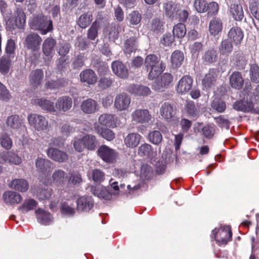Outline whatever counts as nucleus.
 <instances>
[{
	"mask_svg": "<svg viewBox=\"0 0 259 259\" xmlns=\"http://www.w3.org/2000/svg\"><path fill=\"white\" fill-rule=\"evenodd\" d=\"M145 66L148 70L150 69L148 76L150 79L156 78L164 69L160 59L153 54L149 55L146 57Z\"/></svg>",
	"mask_w": 259,
	"mask_h": 259,
	"instance_id": "1",
	"label": "nucleus"
},
{
	"mask_svg": "<svg viewBox=\"0 0 259 259\" xmlns=\"http://www.w3.org/2000/svg\"><path fill=\"white\" fill-rule=\"evenodd\" d=\"M29 25L31 29L39 31L42 35L52 31L53 28L52 21L42 15L32 18L29 21Z\"/></svg>",
	"mask_w": 259,
	"mask_h": 259,
	"instance_id": "2",
	"label": "nucleus"
},
{
	"mask_svg": "<svg viewBox=\"0 0 259 259\" xmlns=\"http://www.w3.org/2000/svg\"><path fill=\"white\" fill-rule=\"evenodd\" d=\"M176 108L169 103H164L160 109V114L172 125H178L179 118L176 116Z\"/></svg>",
	"mask_w": 259,
	"mask_h": 259,
	"instance_id": "3",
	"label": "nucleus"
},
{
	"mask_svg": "<svg viewBox=\"0 0 259 259\" xmlns=\"http://www.w3.org/2000/svg\"><path fill=\"white\" fill-rule=\"evenodd\" d=\"M26 22L24 13L21 11H17L15 16L8 19L6 21V29L12 31L16 28H23Z\"/></svg>",
	"mask_w": 259,
	"mask_h": 259,
	"instance_id": "4",
	"label": "nucleus"
},
{
	"mask_svg": "<svg viewBox=\"0 0 259 259\" xmlns=\"http://www.w3.org/2000/svg\"><path fill=\"white\" fill-rule=\"evenodd\" d=\"M98 154L105 162L115 163L118 156V153L114 149L106 146H101L98 150Z\"/></svg>",
	"mask_w": 259,
	"mask_h": 259,
	"instance_id": "5",
	"label": "nucleus"
},
{
	"mask_svg": "<svg viewBox=\"0 0 259 259\" xmlns=\"http://www.w3.org/2000/svg\"><path fill=\"white\" fill-rule=\"evenodd\" d=\"M29 124L38 131L46 130L48 122L45 117L36 114H31L28 116Z\"/></svg>",
	"mask_w": 259,
	"mask_h": 259,
	"instance_id": "6",
	"label": "nucleus"
},
{
	"mask_svg": "<svg viewBox=\"0 0 259 259\" xmlns=\"http://www.w3.org/2000/svg\"><path fill=\"white\" fill-rule=\"evenodd\" d=\"M232 233L229 226L221 227L214 236V239L219 245H225L231 240Z\"/></svg>",
	"mask_w": 259,
	"mask_h": 259,
	"instance_id": "7",
	"label": "nucleus"
},
{
	"mask_svg": "<svg viewBox=\"0 0 259 259\" xmlns=\"http://www.w3.org/2000/svg\"><path fill=\"white\" fill-rule=\"evenodd\" d=\"M132 121L136 123H147L152 118L148 110L145 109H137L134 110L131 114Z\"/></svg>",
	"mask_w": 259,
	"mask_h": 259,
	"instance_id": "8",
	"label": "nucleus"
},
{
	"mask_svg": "<svg viewBox=\"0 0 259 259\" xmlns=\"http://www.w3.org/2000/svg\"><path fill=\"white\" fill-rule=\"evenodd\" d=\"M21 162V158L12 151H4L0 154V164L9 163L19 165ZM2 170V166H0V172Z\"/></svg>",
	"mask_w": 259,
	"mask_h": 259,
	"instance_id": "9",
	"label": "nucleus"
},
{
	"mask_svg": "<svg viewBox=\"0 0 259 259\" xmlns=\"http://www.w3.org/2000/svg\"><path fill=\"white\" fill-rule=\"evenodd\" d=\"M193 82V80L191 76L185 75L178 81L176 87V91L178 94H184L191 90Z\"/></svg>",
	"mask_w": 259,
	"mask_h": 259,
	"instance_id": "10",
	"label": "nucleus"
},
{
	"mask_svg": "<svg viewBox=\"0 0 259 259\" xmlns=\"http://www.w3.org/2000/svg\"><path fill=\"white\" fill-rule=\"evenodd\" d=\"M76 209L79 212H87L94 206L92 198L88 196H79L76 199Z\"/></svg>",
	"mask_w": 259,
	"mask_h": 259,
	"instance_id": "11",
	"label": "nucleus"
},
{
	"mask_svg": "<svg viewBox=\"0 0 259 259\" xmlns=\"http://www.w3.org/2000/svg\"><path fill=\"white\" fill-rule=\"evenodd\" d=\"M172 80L173 76L170 73H164L160 78L153 82L152 89L157 91H162L164 88H167Z\"/></svg>",
	"mask_w": 259,
	"mask_h": 259,
	"instance_id": "12",
	"label": "nucleus"
},
{
	"mask_svg": "<svg viewBox=\"0 0 259 259\" xmlns=\"http://www.w3.org/2000/svg\"><path fill=\"white\" fill-rule=\"evenodd\" d=\"M41 41V38L35 33H29L25 39L26 47L33 51H38L39 49Z\"/></svg>",
	"mask_w": 259,
	"mask_h": 259,
	"instance_id": "13",
	"label": "nucleus"
},
{
	"mask_svg": "<svg viewBox=\"0 0 259 259\" xmlns=\"http://www.w3.org/2000/svg\"><path fill=\"white\" fill-rule=\"evenodd\" d=\"M130 97L122 93L116 96L115 99L114 107L118 111L126 110L128 109L131 104Z\"/></svg>",
	"mask_w": 259,
	"mask_h": 259,
	"instance_id": "14",
	"label": "nucleus"
},
{
	"mask_svg": "<svg viewBox=\"0 0 259 259\" xmlns=\"http://www.w3.org/2000/svg\"><path fill=\"white\" fill-rule=\"evenodd\" d=\"M56 41L53 38L49 37L45 40L42 44V52L46 60L50 61L54 54V48Z\"/></svg>",
	"mask_w": 259,
	"mask_h": 259,
	"instance_id": "15",
	"label": "nucleus"
},
{
	"mask_svg": "<svg viewBox=\"0 0 259 259\" xmlns=\"http://www.w3.org/2000/svg\"><path fill=\"white\" fill-rule=\"evenodd\" d=\"M37 170L44 175H49L53 168V164L48 159L38 157L35 161Z\"/></svg>",
	"mask_w": 259,
	"mask_h": 259,
	"instance_id": "16",
	"label": "nucleus"
},
{
	"mask_svg": "<svg viewBox=\"0 0 259 259\" xmlns=\"http://www.w3.org/2000/svg\"><path fill=\"white\" fill-rule=\"evenodd\" d=\"M113 72L118 77L125 79L128 76V70L126 66L119 61H114L112 64Z\"/></svg>",
	"mask_w": 259,
	"mask_h": 259,
	"instance_id": "17",
	"label": "nucleus"
},
{
	"mask_svg": "<svg viewBox=\"0 0 259 259\" xmlns=\"http://www.w3.org/2000/svg\"><path fill=\"white\" fill-rule=\"evenodd\" d=\"M7 126L13 130L24 128V120L17 115H12L9 116L6 120Z\"/></svg>",
	"mask_w": 259,
	"mask_h": 259,
	"instance_id": "18",
	"label": "nucleus"
},
{
	"mask_svg": "<svg viewBox=\"0 0 259 259\" xmlns=\"http://www.w3.org/2000/svg\"><path fill=\"white\" fill-rule=\"evenodd\" d=\"M229 39L237 45L241 43L243 39L244 34L241 29L237 26L232 27L228 32Z\"/></svg>",
	"mask_w": 259,
	"mask_h": 259,
	"instance_id": "19",
	"label": "nucleus"
},
{
	"mask_svg": "<svg viewBox=\"0 0 259 259\" xmlns=\"http://www.w3.org/2000/svg\"><path fill=\"white\" fill-rule=\"evenodd\" d=\"M47 154L51 159L59 162H64L68 159V155L65 152L52 147L48 149Z\"/></svg>",
	"mask_w": 259,
	"mask_h": 259,
	"instance_id": "20",
	"label": "nucleus"
},
{
	"mask_svg": "<svg viewBox=\"0 0 259 259\" xmlns=\"http://www.w3.org/2000/svg\"><path fill=\"white\" fill-rule=\"evenodd\" d=\"M4 202L8 204H15L20 203L22 198L21 195L14 191H8L3 195Z\"/></svg>",
	"mask_w": 259,
	"mask_h": 259,
	"instance_id": "21",
	"label": "nucleus"
},
{
	"mask_svg": "<svg viewBox=\"0 0 259 259\" xmlns=\"http://www.w3.org/2000/svg\"><path fill=\"white\" fill-rule=\"evenodd\" d=\"M72 99L68 96L60 97L56 103V108L60 112H66L72 107Z\"/></svg>",
	"mask_w": 259,
	"mask_h": 259,
	"instance_id": "22",
	"label": "nucleus"
},
{
	"mask_svg": "<svg viewBox=\"0 0 259 259\" xmlns=\"http://www.w3.org/2000/svg\"><path fill=\"white\" fill-rule=\"evenodd\" d=\"M163 10L167 17L171 20H175L177 17V13L179 12V4L172 2H168L164 5Z\"/></svg>",
	"mask_w": 259,
	"mask_h": 259,
	"instance_id": "23",
	"label": "nucleus"
},
{
	"mask_svg": "<svg viewBox=\"0 0 259 259\" xmlns=\"http://www.w3.org/2000/svg\"><path fill=\"white\" fill-rule=\"evenodd\" d=\"M91 191L95 196L101 199L107 200L112 198V194L103 186L99 185L92 187Z\"/></svg>",
	"mask_w": 259,
	"mask_h": 259,
	"instance_id": "24",
	"label": "nucleus"
},
{
	"mask_svg": "<svg viewBox=\"0 0 259 259\" xmlns=\"http://www.w3.org/2000/svg\"><path fill=\"white\" fill-rule=\"evenodd\" d=\"M141 136L138 133L128 134L124 139V143L126 147L130 148L136 147L140 143Z\"/></svg>",
	"mask_w": 259,
	"mask_h": 259,
	"instance_id": "25",
	"label": "nucleus"
},
{
	"mask_svg": "<svg viewBox=\"0 0 259 259\" xmlns=\"http://www.w3.org/2000/svg\"><path fill=\"white\" fill-rule=\"evenodd\" d=\"M223 23L220 19L214 18L211 20L209 24V32L211 35L216 36L223 30Z\"/></svg>",
	"mask_w": 259,
	"mask_h": 259,
	"instance_id": "26",
	"label": "nucleus"
},
{
	"mask_svg": "<svg viewBox=\"0 0 259 259\" xmlns=\"http://www.w3.org/2000/svg\"><path fill=\"white\" fill-rule=\"evenodd\" d=\"M117 121V117L112 114H102L99 118V122L101 124L112 128L116 126Z\"/></svg>",
	"mask_w": 259,
	"mask_h": 259,
	"instance_id": "27",
	"label": "nucleus"
},
{
	"mask_svg": "<svg viewBox=\"0 0 259 259\" xmlns=\"http://www.w3.org/2000/svg\"><path fill=\"white\" fill-rule=\"evenodd\" d=\"M28 186L27 181L23 179H14L9 184L10 188L21 192L26 191L28 189Z\"/></svg>",
	"mask_w": 259,
	"mask_h": 259,
	"instance_id": "28",
	"label": "nucleus"
},
{
	"mask_svg": "<svg viewBox=\"0 0 259 259\" xmlns=\"http://www.w3.org/2000/svg\"><path fill=\"white\" fill-rule=\"evenodd\" d=\"M244 83V79L239 72H234L230 76V84L233 88L241 89Z\"/></svg>",
	"mask_w": 259,
	"mask_h": 259,
	"instance_id": "29",
	"label": "nucleus"
},
{
	"mask_svg": "<svg viewBox=\"0 0 259 259\" xmlns=\"http://www.w3.org/2000/svg\"><path fill=\"white\" fill-rule=\"evenodd\" d=\"M219 72L215 69H210L202 80V84L206 88H210L214 85L216 82L217 78Z\"/></svg>",
	"mask_w": 259,
	"mask_h": 259,
	"instance_id": "30",
	"label": "nucleus"
},
{
	"mask_svg": "<svg viewBox=\"0 0 259 259\" xmlns=\"http://www.w3.org/2000/svg\"><path fill=\"white\" fill-rule=\"evenodd\" d=\"M184 53L179 50L175 51L171 55L170 63L172 68H179L184 61Z\"/></svg>",
	"mask_w": 259,
	"mask_h": 259,
	"instance_id": "31",
	"label": "nucleus"
},
{
	"mask_svg": "<svg viewBox=\"0 0 259 259\" xmlns=\"http://www.w3.org/2000/svg\"><path fill=\"white\" fill-rule=\"evenodd\" d=\"M128 91L131 94L139 96H147L151 93L149 88L142 85H130L128 88Z\"/></svg>",
	"mask_w": 259,
	"mask_h": 259,
	"instance_id": "32",
	"label": "nucleus"
},
{
	"mask_svg": "<svg viewBox=\"0 0 259 259\" xmlns=\"http://www.w3.org/2000/svg\"><path fill=\"white\" fill-rule=\"evenodd\" d=\"M80 80L82 82L89 84H95L97 80V77L95 72L91 69H87L80 74Z\"/></svg>",
	"mask_w": 259,
	"mask_h": 259,
	"instance_id": "33",
	"label": "nucleus"
},
{
	"mask_svg": "<svg viewBox=\"0 0 259 259\" xmlns=\"http://www.w3.org/2000/svg\"><path fill=\"white\" fill-rule=\"evenodd\" d=\"M33 104L39 106L42 109L48 112L51 113H55L56 112L54 103L49 100L36 99L33 101Z\"/></svg>",
	"mask_w": 259,
	"mask_h": 259,
	"instance_id": "34",
	"label": "nucleus"
},
{
	"mask_svg": "<svg viewBox=\"0 0 259 259\" xmlns=\"http://www.w3.org/2000/svg\"><path fill=\"white\" fill-rule=\"evenodd\" d=\"M82 111L87 114L94 113L97 110V102L91 99H88L84 101L81 106Z\"/></svg>",
	"mask_w": 259,
	"mask_h": 259,
	"instance_id": "35",
	"label": "nucleus"
},
{
	"mask_svg": "<svg viewBox=\"0 0 259 259\" xmlns=\"http://www.w3.org/2000/svg\"><path fill=\"white\" fill-rule=\"evenodd\" d=\"M38 222L41 224L47 225L52 221L51 214L42 209H38L35 211Z\"/></svg>",
	"mask_w": 259,
	"mask_h": 259,
	"instance_id": "36",
	"label": "nucleus"
},
{
	"mask_svg": "<svg viewBox=\"0 0 259 259\" xmlns=\"http://www.w3.org/2000/svg\"><path fill=\"white\" fill-rule=\"evenodd\" d=\"M12 66V61L10 56L4 55L0 58V72L2 74L9 73Z\"/></svg>",
	"mask_w": 259,
	"mask_h": 259,
	"instance_id": "37",
	"label": "nucleus"
},
{
	"mask_svg": "<svg viewBox=\"0 0 259 259\" xmlns=\"http://www.w3.org/2000/svg\"><path fill=\"white\" fill-rule=\"evenodd\" d=\"M53 183L57 186H62L67 180L66 174L62 170L55 171L52 176Z\"/></svg>",
	"mask_w": 259,
	"mask_h": 259,
	"instance_id": "38",
	"label": "nucleus"
},
{
	"mask_svg": "<svg viewBox=\"0 0 259 259\" xmlns=\"http://www.w3.org/2000/svg\"><path fill=\"white\" fill-rule=\"evenodd\" d=\"M230 12L236 21H241L244 17L242 7L240 5H231L230 8Z\"/></svg>",
	"mask_w": 259,
	"mask_h": 259,
	"instance_id": "39",
	"label": "nucleus"
},
{
	"mask_svg": "<svg viewBox=\"0 0 259 259\" xmlns=\"http://www.w3.org/2000/svg\"><path fill=\"white\" fill-rule=\"evenodd\" d=\"M233 108L237 111L251 112L253 110L254 106L252 102L238 101L234 104Z\"/></svg>",
	"mask_w": 259,
	"mask_h": 259,
	"instance_id": "40",
	"label": "nucleus"
},
{
	"mask_svg": "<svg viewBox=\"0 0 259 259\" xmlns=\"http://www.w3.org/2000/svg\"><path fill=\"white\" fill-rule=\"evenodd\" d=\"M37 205L36 201L33 199L29 198L26 199L22 204L19 207V209L23 212H27L29 211L34 209Z\"/></svg>",
	"mask_w": 259,
	"mask_h": 259,
	"instance_id": "41",
	"label": "nucleus"
},
{
	"mask_svg": "<svg viewBox=\"0 0 259 259\" xmlns=\"http://www.w3.org/2000/svg\"><path fill=\"white\" fill-rule=\"evenodd\" d=\"M89 178L95 183H101L104 181L105 174L100 169H94L92 170L91 174L89 175Z\"/></svg>",
	"mask_w": 259,
	"mask_h": 259,
	"instance_id": "42",
	"label": "nucleus"
},
{
	"mask_svg": "<svg viewBox=\"0 0 259 259\" xmlns=\"http://www.w3.org/2000/svg\"><path fill=\"white\" fill-rule=\"evenodd\" d=\"M43 72L38 69L33 71L30 74V82L34 87L39 85L43 77Z\"/></svg>",
	"mask_w": 259,
	"mask_h": 259,
	"instance_id": "43",
	"label": "nucleus"
},
{
	"mask_svg": "<svg viewBox=\"0 0 259 259\" xmlns=\"http://www.w3.org/2000/svg\"><path fill=\"white\" fill-rule=\"evenodd\" d=\"M100 22L96 20L93 22L88 31V38L91 40H95L98 36V30L100 28Z\"/></svg>",
	"mask_w": 259,
	"mask_h": 259,
	"instance_id": "44",
	"label": "nucleus"
},
{
	"mask_svg": "<svg viewBox=\"0 0 259 259\" xmlns=\"http://www.w3.org/2000/svg\"><path fill=\"white\" fill-rule=\"evenodd\" d=\"M139 154L150 158L156 154V152H153L152 150L151 145L148 144H143L139 147Z\"/></svg>",
	"mask_w": 259,
	"mask_h": 259,
	"instance_id": "45",
	"label": "nucleus"
},
{
	"mask_svg": "<svg viewBox=\"0 0 259 259\" xmlns=\"http://www.w3.org/2000/svg\"><path fill=\"white\" fill-rule=\"evenodd\" d=\"M92 20V15L91 14H84L81 15L77 20V24L82 28H86Z\"/></svg>",
	"mask_w": 259,
	"mask_h": 259,
	"instance_id": "46",
	"label": "nucleus"
},
{
	"mask_svg": "<svg viewBox=\"0 0 259 259\" xmlns=\"http://www.w3.org/2000/svg\"><path fill=\"white\" fill-rule=\"evenodd\" d=\"M186 33V28L184 24L179 23L174 27L173 34L174 37L182 38L185 35Z\"/></svg>",
	"mask_w": 259,
	"mask_h": 259,
	"instance_id": "47",
	"label": "nucleus"
},
{
	"mask_svg": "<svg viewBox=\"0 0 259 259\" xmlns=\"http://www.w3.org/2000/svg\"><path fill=\"white\" fill-rule=\"evenodd\" d=\"M96 131L99 134L107 141H110L115 138L114 133L109 129L97 127Z\"/></svg>",
	"mask_w": 259,
	"mask_h": 259,
	"instance_id": "48",
	"label": "nucleus"
},
{
	"mask_svg": "<svg viewBox=\"0 0 259 259\" xmlns=\"http://www.w3.org/2000/svg\"><path fill=\"white\" fill-rule=\"evenodd\" d=\"M137 45L136 39L134 38H130L125 41L123 51L126 54H130L135 51Z\"/></svg>",
	"mask_w": 259,
	"mask_h": 259,
	"instance_id": "49",
	"label": "nucleus"
},
{
	"mask_svg": "<svg viewBox=\"0 0 259 259\" xmlns=\"http://www.w3.org/2000/svg\"><path fill=\"white\" fill-rule=\"evenodd\" d=\"M188 10V8H183L179 5V12L177 13V17L175 18V20H178L182 22L186 21L189 16Z\"/></svg>",
	"mask_w": 259,
	"mask_h": 259,
	"instance_id": "50",
	"label": "nucleus"
},
{
	"mask_svg": "<svg viewBox=\"0 0 259 259\" xmlns=\"http://www.w3.org/2000/svg\"><path fill=\"white\" fill-rule=\"evenodd\" d=\"M83 141L85 143V148L90 150H94L96 147V138L92 135H87L83 137Z\"/></svg>",
	"mask_w": 259,
	"mask_h": 259,
	"instance_id": "51",
	"label": "nucleus"
},
{
	"mask_svg": "<svg viewBox=\"0 0 259 259\" xmlns=\"http://www.w3.org/2000/svg\"><path fill=\"white\" fill-rule=\"evenodd\" d=\"M207 4L206 0H195L194 6L198 12L204 13L207 11Z\"/></svg>",
	"mask_w": 259,
	"mask_h": 259,
	"instance_id": "52",
	"label": "nucleus"
},
{
	"mask_svg": "<svg viewBox=\"0 0 259 259\" xmlns=\"http://www.w3.org/2000/svg\"><path fill=\"white\" fill-rule=\"evenodd\" d=\"M60 210L63 214L68 216H72L75 212V209L69 205L68 203L66 202L62 204Z\"/></svg>",
	"mask_w": 259,
	"mask_h": 259,
	"instance_id": "53",
	"label": "nucleus"
},
{
	"mask_svg": "<svg viewBox=\"0 0 259 259\" xmlns=\"http://www.w3.org/2000/svg\"><path fill=\"white\" fill-rule=\"evenodd\" d=\"M232 44L228 40L225 39L222 42L220 51L222 54H227L232 51Z\"/></svg>",
	"mask_w": 259,
	"mask_h": 259,
	"instance_id": "54",
	"label": "nucleus"
},
{
	"mask_svg": "<svg viewBox=\"0 0 259 259\" xmlns=\"http://www.w3.org/2000/svg\"><path fill=\"white\" fill-rule=\"evenodd\" d=\"M249 9L252 15L259 20V2L252 0L250 2Z\"/></svg>",
	"mask_w": 259,
	"mask_h": 259,
	"instance_id": "55",
	"label": "nucleus"
},
{
	"mask_svg": "<svg viewBox=\"0 0 259 259\" xmlns=\"http://www.w3.org/2000/svg\"><path fill=\"white\" fill-rule=\"evenodd\" d=\"M152 174L151 167L147 164H143L141 166L140 177L142 178L148 179Z\"/></svg>",
	"mask_w": 259,
	"mask_h": 259,
	"instance_id": "56",
	"label": "nucleus"
},
{
	"mask_svg": "<svg viewBox=\"0 0 259 259\" xmlns=\"http://www.w3.org/2000/svg\"><path fill=\"white\" fill-rule=\"evenodd\" d=\"M149 139L151 143L158 144L162 140V136L159 131H155L149 134Z\"/></svg>",
	"mask_w": 259,
	"mask_h": 259,
	"instance_id": "57",
	"label": "nucleus"
},
{
	"mask_svg": "<svg viewBox=\"0 0 259 259\" xmlns=\"http://www.w3.org/2000/svg\"><path fill=\"white\" fill-rule=\"evenodd\" d=\"M82 181L81 175L77 172H73L69 179V184L70 185L75 186L79 185Z\"/></svg>",
	"mask_w": 259,
	"mask_h": 259,
	"instance_id": "58",
	"label": "nucleus"
},
{
	"mask_svg": "<svg viewBox=\"0 0 259 259\" xmlns=\"http://www.w3.org/2000/svg\"><path fill=\"white\" fill-rule=\"evenodd\" d=\"M250 74L251 79L255 82H259V67L256 65H252L250 67Z\"/></svg>",
	"mask_w": 259,
	"mask_h": 259,
	"instance_id": "59",
	"label": "nucleus"
},
{
	"mask_svg": "<svg viewBox=\"0 0 259 259\" xmlns=\"http://www.w3.org/2000/svg\"><path fill=\"white\" fill-rule=\"evenodd\" d=\"M1 144L6 149H10L12 146V141L7 135H2L1 138Z\"/></svg>",
	"mask_w": 259,
	"mask_h": 259,
	"instance_id": "60",
	"label": "nucleus"
},
{
	"mask_svg": "<svg viewBox=\"0 0 259 259\" xmlns=\"http://www.w3.org/2000/svg\"><path fill=\"white\" fill-rule=\"evenodd\" d=\"M186 110L189 115L195 117L197 114V110L192 101H187L186 105Z\"/></svg>",
	"mask_w": 259,
	"mask_h": 259,
	"instance_id": "61",
	"label": "nucleus"
},
{
	"mask_svg": "<svg viewBox=\"0 0 259 259\" xmlns=\"http://www.w3.org/2000/svg\"><path fill=\"white\" fill-rule=\"evenodd\" d=\"M203 58L206 62L208 63L215 61L217 58L216 51L214 50H210L206 52Z\"/></svg>",
	"mask_w": 259,
	"mask_h": 259,
	"instance_id": "62",
	"label": "nucleus"
},
{
	"mask_svg": "<svg viewBox=\"0 0 259 259\" xmlns=\"http://www.w3.org/2000/svg\"><path fill=\"white\" fill-rule=\"evenodd\" d=\"M128 19L131 25H137L141 21V15L138 12L134 11L130 14Z\"/></svg>",
	"mask_w": 259,
	"mask_h": 259,
	"instance_id": "63",
	"label": "nucleus"
},
{
	"mask_svg": "<svg viewBox=\"0 0 259 259\" xmlns=\"http://www.w3.org/2000/svg\"><path fill=\"white\" fill-rule=\"evenodd\" d=\"M211 107L219 112H222L226 109V104L224 102L216 99L211 104Z\"/></svg>",
	"mask_w": 259,
	"mask_h": 259,
	"instance_id": "64",
	"label": "nucleus"
}]
</instances>
